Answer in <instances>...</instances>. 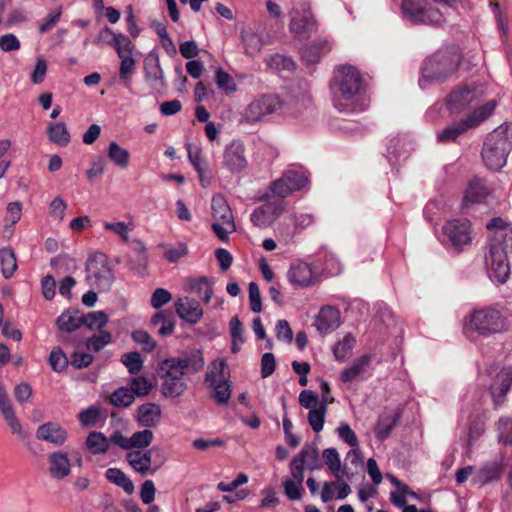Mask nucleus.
Wrapping results in <instances>:
<instances>
[{"label":"nucleus","instance_id":"obj_1","mask_svg":"<svg viewBox=\"0 0 512 512\" xmlns=\"http://www.w3.org/2000/svg\"><path fill=\"white\" fill-rule=\"evenodd\" d=\"M334 107L340 112H358L366 107L362 97L363 78L359 70L350 64L334 69L330 82Z\"/></svg>","mask_w":512,"mask_h":512},{"label":"nucleus","instance_id":"obj_2","mask_svg":"<svg viewBox=\"0 0 512 512\" xmlns=\"http://www.w3.org/2000/svg\"><path fill=\"white\" fill-rule=\"evenodd\" d=\"M462 59L460 49L456 45H449L436 51L424 61L419 85L425 88L430 81H445L458 69Z\"/></svg>","mask_w":512,"mask_h":512},{"label":"nucleus","instance_id":"obj_3","mask_svg":"<svg viewBox=\"0 0 512 512\" xmlns=\"http://www.w3.org/2000/svg\"><path fill=\"white\" fill-rule=\"evenodd\" d=\"M508 126L500 125L489 133L481 151L486 167L500 171L507 163V157L512 150V142L507 135Z\"/></svg>","mask_w":512,"mask_h":512},{"label":"nucleus","instance_id":"obj_4","mask_svg":"<svg viewBox=\"0 0 512 512\" xmlns=\"http://www.w3.org/2000/svg\"><path fill=\"white\" fill-rule=\"evenodd\" d=\"M497 106L495 100H489L485 104L475 108L465 117L453 121L443 130L437 133V140L441 143L455 142L458 137L467 131L474 129L487 120L494 112Z\"/></svg>","mask_w":512,"mask_h":512},{"label":"nucleus","instance_id":"obj_5","mask_svg":"<svg viewBox=\"0 0 512 512\" xmlns=\"http://www.w3.org/2000/svg\"><path fill=\"white\" fill-rule=\"evenodd\" d=\"M512 237L506 243L491 242L489 255L486 258L488 274L491 279L505 283L510 275L509 256L512 254Z\"/></svg>","mask_w":512,"mask_h":512},{"label":"nucleus","instance_id":"obj_6","mask_svg":"<svg viewBox=\"0 0 512 512\" xmlns=\"http://www.w3.org/2000/svg\"><path fill=\"white\" fill-rule=\"evenodd\" d=\"M503 328V317L498 310L493 308H486L473 312L467 326L468 331L476 332L481 336H489L499 333Z\"/></svg>","mask_w":512,"mask_h":512},{"label":"nucleus","instance_id":"obj_7","mask_svg":"<svg viewBox=\"0 0 512 512\" xmlns=\"http://www.w3.org/2000/svg\"><path fill=\"white\" fill-rule=\"evenodd\" d=\"M211 209L215 219L212 229L220 240H226L228 234L236 230V226L231 208L223 195L215 194L212 197Z\"/></svg>","mask_w":512,"mask_h":512},{"label":"nucleus","instance_id":"obj_8","mask_svg":"<svg viewBox=\"0 0 512 512\" xmlns=\"http://www.w3.org/2000/svg\"><path fill=\"white\" fill-rule=\"evenodd\" d=\"M86 272L88 282L104 291L108 290L114 281L108 258L103 253H95L88 258Z\"/></svg>","mask_w":512,"mask_h":512},{"label":"nucleus","instance_id":"obj_9","mask_svg":"<svg viewBox=\"0 0 512 512\" xmlns=\"http://www.w3.org/2000/svg\"><path fill=\"white\" fill-rule=\"evenodd\" d=\"M308 181V177L304 172L295 170L286 171L279 179L270 183V194L266 193L260 199L266 201L273 196L282 200L292 192L305 187L308 184Z\"/></svg>","mask_w":512,"mask_h":512},{"label":"nucleus","instance_id":"obj_10","mask_svg":"<svg viewBox=\"0 0 512 512\" xmlns=\"http://www.w3.org/2000/svg\"><path fill=\"white\" fill-rule=\"evenodd\" d=\"M442 231L445 240L457 251H462L471 245L472 229L468 219L449 220L444 224Z\"/></svg>","mask_w":512,"mask_h":512},{"label":"nucleus","instance_id":"obj_11","mask_svg":"<svg viewBox=\"0 0 512 512\" xmlns=\"http://www.w3.org/2000/svg\"><path fill=\"white\" fill-rule=\"evenodd\" d=\"M281 108V101L277 95L264 94L255 98L245 109L243 119L254 124L265 116L275 113Z\"/></svg>","mask_w":512,"mask_h":512},{"label":"nucleus","instance_id":"obj_12","mask_svg":"<svg viewBox=\"0 0 512 512\" xmlns=\"http://www.w3.org/2000/svg\"><path fill=\"white\" fill-rule=\"evenodd\" d=\"M158 451L157 447H152L148 450H131L127 452L126 460L140 475H153L165 461L164 458L153 459V455Z\"/></svg>","mask_w":512,"mask_h":512},{"label":"nucleus","instance_id":"obj_13","mask_svg":"<svg viewBox=\"0 0 512 512\" xmlns=\"http://www.w3.org/2000/svg\"><path fill=\"white\" fill-rule=\"evenodd\" d=\"M401 9L404 16L415 23L439 24L443 20L439 10H425L416 0H403Z\"/></svg>","mask_w":512,"mask_h":512},{"label":"nucleus","instance_id":"obj_14","mask_svg":"<svg viewBox=\"0 0 512 512\" xmlns=\"http://www.w3.org/2000/svg\"><path fill=\"white\" fill-rule=\"evenodd\" d=\"M286 275L289 283L295 288L314 286L319 279L312 266L303 261L292 263Z\"/></svg>","mask_w":512,"mask_h":512},{"label":"nucleus","instance_id":"obj_15","mask_svg":"<svg viewBox=\"0 0 512 512\" xmlns=\"http://www.w3.org/2000/svg\"><path fill=\"white\" fill-rule=\"evenodd\" d=\"M285 210V203L283 200H275L267 202L264 205L257 207L251 214V222L259 228L269 227Z\"/></svg>","mask_w":512,"mask_h":512},{"label":"nucleus","instance_id":"obj_16","mask_svg":"<svg viewBox=\"0 0 512 512\" xmlns=\"http://www.w3.org/2000/svg\"><path fill=\"white\" fill-rule=\"evenodd\" d=\"M245 146L241 141L234 140L228 144L223 152V165L231 173H239L247 166Z\"/></svg>","mask_w":512,"mask_h":512},{"label":"nucleus","instance_id":"obj_17","mask_svg":"<svg viewBox=\"0 0 512 512\" xmlns=\"http://www.w3.org/2000/svg\"><path fill=\"white\" fill-rule=\"evenodd\" d=\"M478 99L474 87L464 86L452 91L446 100L447 108L451 113H460L471 107Z\"/></svg>","mask_w":512,"mask_h":512},{"label":"nucleus","instance_id":"obj_18","mask_svg":"<svg viewBox=\"0 0 512 512\" xmlns=\"http://www.w3.org/2000/svg\"><path fill=\"white\" fill-rule=\"evenodd\" d=\"M318 29V23L310 7L301 4L291 12L290 32H310Z\"/></svg>","mask_w":512,"mask_h":512},{"label":"nucleus","instance_id":"obj_19","mask_svg":"<svg viewBox=\"0 0 512 512\" xmlns=\"http://www.w3.org/2000/svg\"><path fill=\"white\" fill-rule=\"evenodd\" d=\"M512 387V366L504 367L495 376L490 387V394L495 407L501 406Z\"/></svg>","mask_w":512,"mask_h":512},{"label":"nucleus","instance_id":"obj_20","mask_svg":"<svg viewBox=\"0 0 512 512\" xmlns=\"http://www.w3.org/2000/svg\"><path fill=\"white\" fill-rule=\"evenodd\" d=\"M93 43L111 45L116 50L118 57L133 56L135 52V45L127 34H106V37L100 34L93 40Z\"/></svg>","mask_w":512,"mask_h":512},{"label":"nucleus","instance_id":"obj_21","mask_svg":"<svg viewBox=\"0 0 512 512\" xmlns=\"http://www.w3.org/2000/svg\"><path fill=\"white\" fill-rule=\"evenodd\" d=\"M330 50L331 44L326 39H307L300 47V54L307 64H315Z\"/></svg>","mask_w":512,"mask_h":512},{"label":"nucleus","instance_id":"obj_22","mask_svg":"<svg viewBox=\"0 0 512 512\" xmlns=\"http://www.w3.org/2000/svg\"><path fill=\"white\" fill-rule=\"evenodd\" d=\"M177 315L189 324H196L203 316L199 302L193 298H179L175 303Z\"/></svg>","mask_w":512,"mask_h":512},{"label":"nucleus","instance_id":"obj_23","mask_svg":"<svg viewBox=\"0 0 512 512\" xmlns=\"http://www.w3.org/2000/svg\"><path fill=\"white\" fill-rule=\"evenodd\" d=\"M341 324L340 311L333 306L323 307L315 320V326L321 333H330Z\"/></svg>","mask_w":512,"mask_h":512},{"label":"nucleus","instance_id":"obj_24","mask_svg":"<svg viewBox=\"0 0 512 512\" xmlns=\"http://www.w3.org/2000/svg\"><path fill=\"white\" fill-rule=\"evenodd\" d=\"M144 77L153 89L160 90L166 87L164 72L157 56L146 58L144 63Z\"/></svg>","mask_w":512,"mask_h":512},{"label":"nucleus","instance_id":"obj_25","mask_svg":"<svg viewBox=\"0 0 512 512\" xmlns=\"http://www.w3.org/2000/svg\"><path fill=\"white\" fill-rule=\"evenodd\" d=\"M36 437L54 445H62L67 439V432L59 424L48 422L38 427Z\"/></svg>","mask_w":512,"mask_h":512},{"label":"nucleus","instance_id":"obj_26","mask_svg":"<svg viewBox=\"0 0 512 512\" xmlns=\"http://www.w3.org/2000/svg\"><path fill=\"white\" fill-rule=\"evenodd\" d=\"M161 408L155 403H145L137 409L139 425L145 428L155 427L161 420Z\"/></svg>","mask_w":512,"mask_h":512},{"label":"nucleus","instance_id":"obj_27","mask_svg":"<svg viewBox=\"0 0 512 512\" xmlns=\"http://www.w3.org/2000/svg\"><path fill=\"white\" fill-rule=\"evenodd\" d=\"M49 459V472L57 479H62L70 474V461L68 456L62 452L51 453Z\"/></svg>","mask_w":512,"mask_h":512},{"label":"nucleus","instance_id":"obj_28","mask_svg":"<svg viewBox=\"0 0 512 512\" xmlns=\"http://www.w3.org/2000/svg\"><path fill=\"white\" fill-rule=\"evenodd\" d=\"M371 363L370 355H362L357 358L350 366L344 368L340 373V380L344 383H350L363 374Z\"/></svg>","mask_w":512,"mask_h":512},{"label":"nucleus","instance_id":"obj_29","mask_svg":"<svg viewBox=\"0 0 512 512\" xmlns=\"http://www.w3.org/2000/svg\"><path fill=\"white\" fill-rule=\"evenodd\" d=\"M206 382H209L213 387L214 398L218 404H227L231 397V389L228 381L224 379H217L215 373L210 371L206 374Z\"/></svg>","mask_w":512,"mask_h":512},{"label":"nucleus","instance_id":"obj_30","mask_svg":"<svg viewBox=\"0 0 512 512\" xmlns=\"http://www.w3.org/2000/svg\"><path fill=\"white\" fill-rule=\"evenodd\" d=\"M488 193L485 183L479 178H474L465 190L463 201L465 204L481 203L486 199Z\"/></svg>","mask_w":512,"mask_h":512},{"label":"nucleus","instance_id":"obj_31","mask_svg":"<svg viewBox=\"0 0 512 512\" xmlns=\"http://www.w3.org/2000/svg\"><path fill=\"white\" fill-rule=\"evenodd\" d=\"M241 39L245 53L250 57L257 55L264 45L270 43L269 34H242Z\"/></svg>","mask_w":512,"mask_h":512},{"label":"nucleus","instance_id":"obj_32","mask_svg":"<svg viewBox=\"0 0 512 512\" xmlns=\"http://www.w3.org/2000/svg\"><path fill=\"white\" fill-rule=\"evenodd\" d=\"M56 324L62 332H73L82 326V315L78 310L65 311L57 318Z\"/></svg>","mask_w":512,"mask_h":512},{"label":"nucleus","instance_id":"obj_33","mask_svg":"<svg viewBox=\"0 0 512 512\" xmlns=\"http://www.w3.org/2000/svg\"><path fill=\"white\" fill-rule=\"evenodd\" d=\"M132 253L133 255L129 259V264L133 270L142 274L147 265L146 247L144 243L140 240H133Z\"/></svg>","mask_w":512,"mask_h":512},{"label":"nucleus","instance_id":"obj_34","mask_svg":"<svg viewBox=\"0 0 512 512\" xmlns=\"http://www.w3.org/2000/svg\"><path fill=\"white\" fill-rule=\"evenodd\" d=\"M162 379V394L165 397H179L187 389L186 382L183 378L176 377H161Z\"/></svg>","mask_w":512,"mask_h":512},{"label":"nucleus","instance_id":"obj_35","mask_svg":"<svg viewBox=\"0 0 512 512\" xmlns=\"http://www.w3.org/2000/svg\"><path fill=\"white\" fill-rule=\"evenodd\" d=\"M333 401L334 399H324V401H320L317 408L309 410L308 423L314 432L319 433L323 429L325 415L327 412V404L332 403Z\"/></svg>","mask_w":512,"mask_h":512},{"label":"nucleus","instance_id":"obj_36","mask_svg":"<svg viewBox=\"0 0 512 512\" xmlns=\"http://www.w3.org/2000/svg\"><path fill=\"white\" fill-rule=\"evenodd\" d=\"M49 140L59 146H67L70 142V133L65 123H51L47 129Z\"/></svg>","mask_w":512,"mask_h":512},{"label":"nucleus","instance_id":"obj_37","mask_svg":"<svg viewBox=\"0 0 512 512\" xmlns=\"http://www.w3.org/2000/svg\"><path fill=\"white\" fill-rule=\"evenodd\" d=\"M323 458L326 465L337 479L348 476L346 467H341L340 455L335 448L325 449L323 451Z\"/></svg>","mask_w":512,"mask_h":512},{"label":"nucleus","instance_id":"obj_38","mask_svg":"<svg viewBox=\"0 0 512 512\" xmlns=\"http://www.w3.org/2000/svg\"><path fill=\"white\" fill-rule=\"evenodd\" d=\"M178 360L181 362L185 374L198 372L204 367V358L200 351L186 353L178 357Z\"/></svg>","mask_w":512,"mask_h":512},{"label":"nucleus","instance_id":"obj_39","mask_svg":"<svg viewBox=\"0 0 512 512\" xmlns=\"http://www.w3.org/2000/svg\"><path fill=\"white\" fill-rule=\"evenodd\" d=\"M108 158L118 167L125 169L129 165L130 153L117 142L111 141L107 148Z\"/></svg>","mask_w":512,"mask_h":512},{"label":"nucleus","instance_id":"obj_40","mask_svg":"<svg viewBox=\"0 0 512 512\" xmlns=\"http://www.w3.org/2000/svg\"><path fill=\"white\" fill-rule=\"evenodd\" d=\"M399 421V415L397 414H383L379 417L375 433L379 440H385L389 437L391 431Z\"/></svg>","mask_w":512,"mask_h":512},{"label":"nucleus","instance_id":"obj_41","mask_svg":"<svg viewBox=\"0 0 512 512\" xmlns=\"http://www.w3.org/2000/svg\"><path fill=\"white\" fill-rule=\"evenodd\" d=\"M121 59L119 67V79L125 88L130 89L132 78L136 72V61L133 56L119 57Z\"/></svg>","mask_w":512,"mask_h":512},{"label":"nucleus","instance_id":"obj_42","mask_svg":"<svg viewBox=\"0 0 512 512\" xmlns=\"http://www.w3.org/2000/svg\"><path fill=\"white\" fill-rule=\"evenodd\" d=\"M0 264L3 277L11 278L18 267L16 255L12 248L6 247L0 250Z\"/></svg>","mask_w":512,"mask_h":512},{"label":"nucleus","instance_id":"obj_43","mask_svg":"<svg viewBox=\"0 0 512 512\" xmlns=\"http://www.w3.org/2000/svg\"><path fill=\"white\" fill-rule=\"evenodd\" d=\"M106 478L109 482L121 487L127 494L134 492L133 482L126 476V474L118 468H109L106 470Z\"/></svg>","mask_w":512,"mask_h":512},{"label":"nucleus","instance_id":"obj_44","mask_svg":"<svg viewBox=\"0 0 512 512\" xmlns=\"http://www.w3.org/2000/svg\"><path fill=\"white\" fill-rule=\"evenodd\" d=\"M86 446L92 454H103L109 450V440L103 433L93 431L86 439Z\"/></svg>","mask_w":512,"mask_h":512},{"label":"nucleus","instance_id":"obj_45","mask_svg":"<svg viewBox=\"0 0 512 512\" xmlns=\"http://www.w3.org/2000/svg\"><path fill=\"white\" fill-rule=\"evenodd\" d=\"M267 66L279 73L283 72H293L296 64L294 60L290 57L281 55V54H274L266 59Z\"/></svg>","mask_w":512,"mask_h":512},{"label":"nucleus","instance_id":"obj_46","mask_svg":"<svg viewBox=\"0 0 512 512\" xmlns=\"http://www.w3.org/2000/svg\"><path fill=\"white\" fill-rule=\"evenodd\" d=\"M355 338L351 334H346L333 348V353L337 361H346L354 348Z\"/></svg>","mask_w":512,"mask_h":512},{"label":"nucleus","instance_id":"obj_47","mask_svg":"<svg viewBox=\"0 0 512 512\" xmlns=\"http://www.w3.org/2000/svg\"><path fill=\"white\" fill-rule=\"evenodd\" d=\"M406 141L403 138L395 137L389 142L387 148V158L391 164H395L400 158L406 157Z\"/></svg>","mask_w":512,"mask_h":512},{"label":"nucleus","instance_id":"obj_48","mask_svg":"<svg viewBox=\"0 0 512 512\" xmlns=\"http://www.w3.org/2000/svg\"><path fill=\"white\" fill-rule=\"evenodd\" d=\"M107 322L108 316L103 311L89 312L82 315V326L85 325L90 330H102Z\"/></svg>","mask_w":512,"mask_h":512},{"label":"nucleus","instance_id":"obj_49","mask_svg":"<svg viewBox=\"0 0 512 512\" xmlns=\"http://www.w3.org/2000/svg\"><path fill=\"white\" fill-rule=\"evenodd\" d=\"M153 438V432L149 429L133 433L130 437V451L145 450L152 443Z\"/></svg>","mask_w":512,"mask_h":512},{"label":"nucleus","instance_id":"obj_50","mask_svg":"<svg viewBox=\"0 0 512 512\" xmlns=\"http://www.w3.org/2000/svg\"><path fill=\"white\" fill-rule=\"evenodd\" d=\"M103 227L105 230L113 232L114 234L118 235L122 239V241L127 243L130 240L129 233L133 231L134 224L133 222L126 223L123 221L105 222L103 224Z\"/></svg>","mask_w":512,"mask_h":512},{"label":"nucleus","instance_id":"obj_51","mask_svg":"<svg viewBox=\"0 0 512 512\" xmlns=\"http://www.w3.org/2000/svg\"><path fill=\"white\" fill-rule=\"evenodd\" d=\"M502 473L500 464L493 462L481 468L477 474L476 482L487 484L491 481L497 480Z\"/></svg>","mask_w":512,"mask_h":512},{"label":"nucleus","instance_id":"obj_52","mask_svg":"<svg viewBox=\"0 0 512 512\" xmlns=\"http://www.w3.org/2000/svg\"><path fill=\"white\" fill-rule=\"evenodd\" d=\"M161 377H176L182 378L185 372L179 362L178 358H170L164 360L159 369Z\"/></svg>","mask_w":512,"mask_h":512},{"label":"nucleus","instance_id":"obj_53","mask_svg":"<svg viewBox=\"0 0 512 512\" xmlns=\"http://www.w3.org/2000/svg\"><path fill=\"white\" fill-rule=\"evenodd\" d=\"M134 400V393L127 387H120L110 395V402L116 407H128Z\"/></svg>","mask_w":512,"mask_h":512},{"label":"nucleus","instance_id":"obj_54","mask_svg":"<svg viewBox=\"0 0 512 512\" xmlns=\"http://www.w3.org/2000/svg\"><path fill=\"white\" fill-rule=\"evenodd\" d=\"M191 288L198 294V296L205 302L209 303L212 295L213 289L207 277L202 276L198 279H195L191 283Z\"/></svg>","mask_w":512,"mask_h":512},{"label":"nucleus","instance_id":"obj_55","mask_svg":"<svg viewBox=\"0 0 512 512\" xmlns=\"http://www.w3.org/2000/svg\"><path fill=\"white\" fill-rule=\"evenodd\" d=\"M112 340L111 333L100 330L98 334L92 335L86 342L88 350L98 352L108 345Z\"/></svg>","mask_w":512,"mask_h":512},{"label":"nucleus","instance_id":"obj_56","mask_svg":"<svg viewBox=\"0 0 512 512\" xmlns=\"http://www.w3.org/2000/svg\"><path fill=\"white\" fill-rule=\"evenodd\" d=\"M130 390L134 396L143 397L150 393L152 390V382L144 376L133 377L129 380Z\"/></svg>","mask_w":512,"mask_h":512},{"label":"nucleus","instance_id":"obj_57","mask_svg":"<svg viewBox=\"0 0 512 512\" xmlns=\"http://www.w3.org/2000/svg\"><path fill=\"white\" fill-rule=\"evenodd\" d=\"M296 457L300 458L302 463L306 464L309 469L314 470L318 468L319 454L315 446L305 445Z\"/></svg>","mask_w":512,"mask_h":512},{"label":"nucleus","instance_id":"obj_58","mask_svg":"<svg viewBox=\"0 0 512 512\" xmlns=\"http://www.w3.org/2000/svg\"><path fill=\"white\" fill-rule=\"evenodd\" d=\"M121 362L130 374H137L143 367V359L139 352H129L122 355Z\"/></svg>","mask_w":512,"mask_h":512},{"label":"nucleus","instance_id":"obj_59","mask_svg":"<svg viewBox=\"0 0 512 512\" xmlns=\"http://www.w3.org/2000/svg\"><path fill=\"white\" fill-rule=\"evenodd\" d=\"M188 152V159L193 168L197 172L207 171L208 165L206 160L201 156V150L197 147H193L192 144L186 145Z\"/></svg>","mask_w":512,"mask_h":512},{"label":"nucleus","instance_id":"obj_60","mask_svg":"<svg viewBox=\"0 0 512 512\" xmlns=\"http://www.w3.org/2000/svg\"><path fill=\"white\" fill-rule=\"evenodd\" d=\"M285 495L290 500H300L304 492L303 483L286 477L282 480Z\"/></svg>","mask_w":512,"mask_h":512},{"label":"nucleus","instance_id":"obj_61","mask_svg":"<svg viewBox=\"0 0 512 512\" xmlns=\"http://www.w3.org/2000/svg\"><path fill=\"white\" fill-rule=\"evenodd\" d=\"M499 442L508 445L512 444V419L502 417L497 423Z\"/></svg>","mask_w":512,"mask_h":512},{"label":"nucleus","instance_id":"obj_62","mask_svg":"<svg viewBox=\"0 0 512 512\" xmlns=\"http://www.w3.org/2000/svg\"><path fill=\"white\" fill-rule=\"evenodd\" d=\"M2 416L13 434L18 435L21 439L28 437V433L23 430L22 425L16 417L13 408L3 413Z\"/></svg>","mask_w":512,"mask_h":512},{"label":"nucleus","instance_id":"obj_63","mask_svg":"<svg viewBox=\"0 0 512 512\" xmlns=\"http://www.w3.org/2000/svg\"><path fill=\"white\" fill-rule=\"evenodd\" d=\"M338 437L351 446L352 448L358 447L359 441L355 432L351 429L350 425L346 422L340 423L337 428Z\"/></svg>","mask_w":512,"mask_h":512},{"label":"nucleus","instance_id":"obj_64","mask_svg":"<svg viewBox=\"0 0 512 512\" xmlns=\"http://www.w3.org/2000/svg\"><path fill=\"white\" fill-rule=\"evenodd\" d=\"M132 339L142 346L143 350L151 352L156 348V341L144 330H136L132 333Z\"/></svg>","mask_w":512,"mask_h":512}]
</instances>
